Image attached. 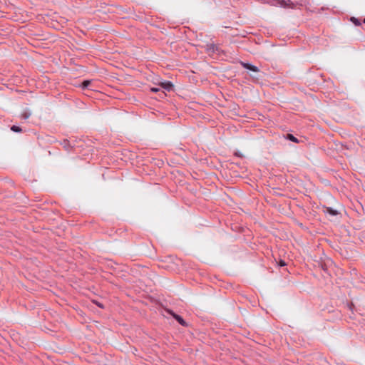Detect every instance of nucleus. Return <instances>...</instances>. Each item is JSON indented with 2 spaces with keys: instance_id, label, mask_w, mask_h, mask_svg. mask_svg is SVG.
<instances>
[{
  "instance_id": "obj_9",
  "label": "nucleus",
  "mask_w": 365,
  "mask_h": 365,
  "mask_svg": "<svg viewBox=\"0 0 365 365\" xmlns=\"http://www.w3.org/2000/svg\"><path fill=\"white\" fill-rule=\"evenodd\" d=\"M151 91H152L153 92H158V91H160V88H157V87H154V88H151Z\"/></svg>"
},
{
  "instance_id": "obj_7",
  "label": "nucleus",
  "mask_w": 365,
  "mask_h": 365,
  "mask_svg": "<svg viewBox=\"0 0 365 365\" xmlns=\"http://www.w3.org/2000/svg\"><path fill=\"white\" fill-rule=\"evenodd\" d=\"M327 211L332 215H336L337 214V212L336 210H333L331 208H328Z\"/></svg>"
},
{
  "instance_id": "obj_5",
  "label": "nucleus",
  "mask_w": 365,
  "mask_h": 365,
  "mask_svg": "<svg viewBox=\"0 0 365 365\" xmlns=\"http://www.w3.org/2000/svg\"><path fill=\"white\" fill-rule=\"evenodd\" d=\"M11 130H13L14 132H20L21 130V129L20 128V127L19 126H16V125H13L11 127Z\"/></svg>"
},
{
  "instance_id": "obj_10",
  "label": "nucleus",
  "mask_w": 365,
  "mask_h": 365,
  "mask_svg": "<svg viewBox=\"0 0 365 365\" xmlns=\"http://www.w3.org/2000/svg\"><path fill=\"white\" fill-rule=\"evenodd\" d=\"M279 4L280 6H283L284 1H280Z\"/></svg>"
},
{
  "instance_id": "obj_3",
  "label": "nucleus",
  "mask_w": 365,
  "mask_h": 365,
  "mask_svg": "<svg viewBox=\"0 0 365 365\" xmlns=\"http://www.w3.org/2000/svg\"><path fill=\"white\" fill-rule=\"evenodd\" d=\"M174 317L176 319V320L181 324V325H185V322L183 320V319L180 317L179 315H174Z\"/></svg>"
},
{
  "instance_id": "obj_8",
  "label": "nucleus",
  "mask_w": 365,
  "mask_h": 365,
  "mask_svg": "<svg viewBox=\"0 0 365 365\" xmlns=\"http://www.w3.org/2000/svg\"><path fill=\"white\" fill-rule=\"evenodd\" d=\"M289 139L293 142H297V139L292 135H289Z\"/></svg>"
},
{
  "instance_id": "obj_11",
  "label": "nucleus",
  "mask_w": 365,
  "mask_h": 365,
  "mask_svg": "<svg viewBox=\"0 0 365 365\" xmlns=\"http://www.w3.org/2000/svg\"><path fill=\"white\" fill-rule=\"evenodd\" d=\"M280 265H281V266H284V265H285V263H284V262H280Z\"/></svg>"
},
{
  "instance_id": "obj_1",
  "label": "nucleus",
  "mask_w": 365,
  "mask_h": 365,
  "mask_svg": "<svg viewBox=\"0 0 365 365\" xmlns=\"http://www.w3.org/2000/svg\"><path fill=\"white\" fill-rule=\"evenodd\" d=\"M242 66L246 68V69H248L251 71H253V72H258L259 71V68L254 66V65H252L249 63H244V62H242L241 63Z\"/></svg>"
},
{
  "instance_id": "obj_2",
  "label": "nucleus",
  "mask_w": 365,
  "mask_h": 365,
  "mask_svg": "<svg viewBox=\"0 0 365 365\" xmlns=\"http://www.w3.org/2000/svg\"><path fill=\"white\" fill-rule=\"evenodd\" d=\"M160 86L165 91H170L173 88V84L169 81H165L160 83Z\"/></svg>"
},
{
  "instance_id": "obj_4",
  "label": "nucleus",
  "mask_w": 365,
  "mask_h": 365,
  "mask_svg": "<svg viewBox=\"0 0 365 365\" xmlns=\"http://www.w3.org/2000/svg\"><path fill=\"white\" fill-rule=\"evenodd\" d=\"M22 118H24V119H27L29 118V116L31 115V113L30 112H24V113H22Z\"/></svg>"
},
{
  "instance_id": "obj_12",
  "label": "nucleus",
  "mask_w": 365,
  "mask_h": 365,
  "mask_svg": "<svg viewBox=\"0 0 365 365\" xmlns=\"http://www.w3.org/2000/svg\"><path fill=\"white\" fill-rule=\"evenodd\" d=\"M364 24H365V18H364Z\"/></svg>"
},
{
  "instance_id": "obj_6",
  "label": "nucleus",
  "mask_w": 365,
  "mask_h": 365,
  "mask_svg": "<svg viewBox=\"0 0 365 365\" xmlns=\"http://www.w3.org/2000/svg\"><path fill=\"white\" fill-rule=\"evenodd\" d=\"M89 84H90V81H84L83 82V83H82L83 88H87Z\"/></svg>"
}]
</instances>
